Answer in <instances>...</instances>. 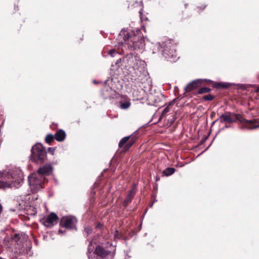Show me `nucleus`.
I'll use <instances>...</instances> for the list:
<instances>
[{
	"mask_svg": "<svg viewBox=\"0 0 259 259\" xmlns=\"http://www.w3.org/2000/svg\"><path fill=\"white\" fill-rule=\"evenodd\" d=\"M4 243L11 248L12 251L16 255L30 254L31 245L28 241V236L24 233L15 234L13 236L7 237Z\"/></svg>",
	"mask_w": 259,
	"mask_h": 259,
	"instance_id": "f257e3e1",
	"label": "nucleus"
},
{
	"mask_svg": "<svg viewBox=\"0 0 259 259\" xmlns=\"http://www.w3.org/2000/svg\"><path fill=\"white\" fill-rule=\"evenodd\" d=\"M114 246L105 245H97L92 240L88 245L87 252L89 259H113L115 255Z\"/></svg>",
	"mask_w": 259,
	"mask_h": 259,
	"instance_id": "f03ea898",
	"label": "nucleus"
},
{
	"mask_svg": "<svg viewBox=\"0 0 259 259\" xmlns=\"http://www.w3.org/2000/svg\"><path fill=\"white\" fill-rule=\"evenodd\" d=\"M7 178L9 182L0 181V189L18 188L21 186L24 179L22 170L18 168L9 169Z\"/></svg>",
	"mask_w": 259,
	"mask_h": 259,
	"instance_id": "7ed1b4c3",
	"label": "nucleus"
},
{
	"mask_svg": "<svg viewBox=\"0 0 259 259\" xmlns=\"http://www.w3.org/2000/svg\"><path fill=\"white\" fill-rule=\"evenodd\" d=\"M31 159L39 164L45 162L47 158V152L41 144L37 143L34 145L31 149Z\"/></svg>",
	"mask_w": 259,
	"mask_h": 259,
	"instance_id": "20e7f679",
	"label": "nucleus"
},
{
	"mask_svg": "<svg viewBox=\"0 0 259 259\" xmlns=\"http://www.w3.org/2000/svg\"><path fill=\"white\" fill-rule=\"evenodd\" d=\"M29 184L32 191L37 192L44 187L46 180L40 176L39 174L34 172L28 178Z\"/></svg>",
	"mask_w": 259,
	"mask_h": 259,
	"instance_id": "39448f33",
	"label": "nucleus"
},
{
	"mask_svg": "<svg viewBox=\"0 0 259 259\" xmlns=\"http://www.w3.org/2000/svg\"><path fill=\"white\" fill-rule=\"evenodd\" d=\"M176 45L172 40L169 39L165 41L161 44L162 55L167 59H175L177 57L176 50Z\"/></svg>",
	"mask_w": 259,
	"mask_h": 259,
	"instance_id": "423d86ee",
	"label": "nucleus"
},
{
	"mask_svg": "<svg viewBox=\"0 0 259 259\" xmlns=\"http://www.w3.org/2000/svg\"><path fill=\"white\" fill-rule=\"evenodd\" d=\"M131 80L135 84V85L141 87L142 85L147 80L148 76L146 74V72L144 69H141L137 71L135 70V72L131 75Z\"/></svg>",
	"mask_w": 259,
	"mask_h": 259,
	"instance_id": "0eeeda50",
	"label": "nucleus"
},
{
	"mask_svg": "<svg viewBox=\"0 0 259 259\" xmlns=\"http://www.w3.org/2000/svg\"><path fill=\"white\" fill-rule=\"evenodd\" d=\"M77 222V220L75 217L72 215H67L61 218L60 225L67 229L76 230V225Z\"/></svg>",
	"mask_w": 259,
	"mask_h": 259,
	"instance_id": "6e6552de",
	"label": "nucleus"
},
{
	"mask_svg": "<svg viewBox=\"0 0 259 259\" xmlns=\"http://www.w3.org/2000/svg\"><path fill=\"white\" fill-rule=\"evenodd\" d=\"M125 32H122L120 34L121 36H123V39L124 41L125 45L127 46L129 50L131 51H135L138 48V42L137 37L135 35L133 36H130L127 33L125 34Z\"/></svg>",
	"mask_w": 259,
	"mask_h": 259,
	"instance_id": "1a4fd4ad",
	"label": "nucleus"
},
{
	"mask_svg": "<svg viewBox=\"0 0 259 259\" xmlns=\"http://www.w3.org/2000/svg\"><path fill=\"white\" fill-rule=\"evenodd\" d=\"M123 61L127 64L129 66L132 67L134 70H138L139 68L138 67L142 63V61L138 57L132 54L127 55L124 58Z\"/></svg>",
	"mask_w": 259,
	"mask_h": 259,
	"instance_id": "9d476101",
	"label": "nucleus"
},
{
	"mask_svg": "<svg viewBox=\"0 0 259 259\" xmlns=\"http://www.w3.org/2000/svg\"><path fill=\"white\" fill-rule=\"evenodd\" d=\"M203 81L212 82V81L210 80L197 79L191 81L187 85V86L185 88V92H190L197 89L202 85Z\"/></svg>",
	"mask_w": 259,
	"mask_h": 259,
	"instance_id": "9b49d317",
	"label": "nucleus"
},
{
	"mask_svg": "<svg viewBox=\"0 0 259 259\" xmlns=\"http://www.w3.org/2000/svg\"><path fill=\"white\" fill-rule=\"evenodd\" d=\"M59 218L54 212H51L43 219V224L48 228H51L58 223Z\"/></svg>",
	"mask_w": 259,
	"mask_h": 259,
	"instance_id": "f8f14e48",
	"label": "nucleus"
},
{
	"mask_svg": "<svg viewBox=\"0 0 259 259\" xmlns=\"http://www.w3.org/2000/svg\"><path fill=\"white\" fill-rule=\"evenodd\" d=\"M234 118L235 122H236L237 120H238L240 122H244L246 124H248L249 126V128L250 129L256 128L259 127L258 122L251 120H245L241 114L234 113Z\"/></svg>",
	"mask_w": 259,
	"mask_h": 259,
	"instance_id": "ddd939ff",
	"label": "nucleus"
},
{
	"mask_svg": "<svg viewBox=\"0 0 259 259\" xmlns=\"http://www.w3.org/2000/svg\"><path fill=\"white\" fill-rule=\"evenodd\" d=\"M53 171V168L50 164H45L44 166L40 167L37 171L36 172V174L41 176L46 180V177L50 175Z\"/></svg>",
	"mask_w": 259,
	"mask_h": 259,
	"instance_id": "4468645a",
	"label": "nucleus"
},
{
	"mask_svg": "<svg viewBox=\"0 0 259 259\" xmlns=\"http://www.w3.org/2000/svg\"><path fill=\"white\" fill-rule=\"evenodd\" d=\"M218 120L222 123L227 122L231 123L235 122L234 113L227 112L222 114Z\"/></svg>",
	"mask_w": 259,
	"mask_h": 259,
	"instance_id": "2eb2a0df",
	"label": "nucleus"
},
{
	"mask_svg": "<svg viewBox=\"0 0 259 259\" xmlns=\"http://www.w3.org/2000/svg\"><path fill=\"white\" fill-rule=\"evenodd\" d=\"M55 139L58 142L63 141L66 137L65 131H57L55 134Z\"/></svg>",
	"mask_w": 259,
	"mask_h": 259,
	"instance_id": "dca6fc26",
	"label": "nucleus"
},
{
	"mask_svg": "<svg viewBox=\"0 0 259 259\" xmlns=\"http://www.w3.org/2000/svg\"><path fill=\"white\" fill-rule=\"evenodd\" d=\"M135 195V191L134 189L131 190L128 193L126 198L125 199L124 201L123 205L126 206L128 203L132 201L133 198Z\"/></svg>",
	"mask_w": 259,
	"mask_h": 259,
	"instance_id": "f3484780",
	"label": "nucleus"
},
{
	"mask_svg": "<svg viewBox=\"0 0 259 259\" xmlns=\"http://www.w3.org/2000/svg\"><path fill=\"white\" fill-rule=\"evenodd\" d=\"M230 86V84L226 82H214L212 85L214 89H228Z\"/></svg>",
	"mask_w": 259,
	"mask_h": 259,
	"instance_id": "a211bd4d",
	"label": "nucleus"
},
{
	"mask_svg": "<svg viewBox=\"0 0 259 259\" xmlns=\"http://www.w3.org/2000/svg\"><path fill=\"white\" fill-rule=\"evenodd\" d=\"M131 103L130 101H120L119 107L122 109H127L131 106Z\"/></svg>",
	"mask_w": 259,
	"mask_h": 259,
	"instance_id": "6ab92c4d",
	"label": "nucleus"
},
{
	"mask_svg": "<svg viewBox=\"0 0 259 259\" xmlns=\"http://www.w3.org/2000/svg\"><path fill=\"white\" fill-rule=\"evenodd\" d=\"M175 171V169L173 167H167L163 171V175L166 176H169L173 174Z\"/></svg>",
	"mask_w": 259,
	"mask_h": 259,
	"instance_id": "aec40b11",
	"label": "nucleus"
},
{
	"mask_svg": "<svg viewBox=\"0 0 259 259\" xmlns=\"http://www.w3.org/2000/svg\"><path fill=\"white\" fill-rule=\"evenodd\" d=\"M132 136H128L123 137L119 142L118 146L119 148H121L123 146L130 140Z\"/></svg>",
	"mask_w": 259,
	"mask_h": 259,
	"instance_id": "412c9836",
	"label": "nucleus"
},
{
	"mask_svg": "<svg viewBox=\"0 0 259 259\" xmlns=\"http://www.w3.org/2000/svg\"><path fill=\"white\" fill-rule=\"evenodd\" d=\"M211 89L207 88V87H203L199 89L198 90V94H202L204 93H207L208 92H210L211 91Z\"/></svg>",
	"mask_w": 259,
	"mask_h": 259,
	"instance_id": "4be33fe9",
	"label": "nucleus"
},
{
	"mask_svg": "<svg viewBox=\"0 0 259 259\" xmlns=\"http://www.w3.org/2000/svg\"><path fill=\"white\" fill-rule=\"evenodd\" d=\"M55 139V136H53V135L52 134H48L46 138H45V141L47 143H48V144H50L51 143L52 141H53V140H54Z\"/></svg>",
	"mask_w": 259,
	"mask_h": 259,
	"instance_id": "5701e85b",
	"label": "nucleus"
},
{
	"mask_svg": "<svg viewBox=\"0 0 259 259\" xmlns=\"http://www.w3.org/2000/svg\"><path fill=\"white\" fill-rule=\"evenodd\" d=\"M109 91L111 92V89H106V90L103 91L102 95H103L104 98L108 99V98H110L111 97L110 95H108V94H107V93Z\"/></svg>",
	"mask_w": 259,
	"mask_h": 259,
	"instance_id": "b1692460",
	"label": "nucleus"
},
{
	"mask_svg": "<svg viewBox=\"0 0 259 259\" xmlns=\"http://www.w3.org/2000/svg\"><path fill=\"white\" fill-rule=\"evenodd\" d=\"M214 99V96L212 95H207L202 97L204 101H212Z\"/></svg>",
	"mask_w": 259,
	"mask_h": 259,
	"instance_id": "393cba45",
	"label": "nucleus"
},
{
	"mask_svg": "<svg viewBox=\"0 0 259 259\" xmlns=\"http://www.w3.org/2000/svg\"><path fill=\"white\" fill-rule=\"evenodd\" d=\"M172 104H173V102H170L168 104V106L166 108H164V109L163 110V111L161 114L162 116H165L166 114V113L169 111V106Z\"/></svg>",
	"mask_w": 259,
	"mask_h": 259,
	"instance_id": "a878e982",
	"label": "nucleus"
},
{
	"mask_svg": "<svg viewBox=\"0 0 259 259\" xmlns=\"http://www.w3.org/2000/svg\"><path fill=\"white\" fill-rule=\"evenodd\" d=\"M84 232L87 235V236H88L89 234H90L92 232V228L90 227H87L84 228Z\"/></svg>",
	"mask_w": 259,
	"mask_h": 259,
	"instance_id": "bb28decb",
	"label": "nucleus"
},
{
	"mask_svg": "<svg viewBox=\"0 0 259 259\" xmlns=\"http://www.w3.org/2000/svg\"><path fill=\"white\" fill-rule=\"evenodd\" d=\"M134 143V140H131L125 146V150H128Z\"/></svg>",
	"mask_w": 259,
	"mask_h": 259,
	"instance_id": "cd10ccee",
	"label": "nucleus"
},
{
	"mask_svg": "<svg viewBox=\"0 0 259 259\" xmlns=\"http://www.w3.org/2000/svg\"><path fill=\"white\" fill-rule=\"evenodd\" d=\"M108 54L112 57H114L115 55L117 54V52L114 49H112L109 51Z\"/></svg>",
	"mask_w": 259,
	"mask_h": 259,
	"instance_id": "c85d7f7f",
	"label": "nucleus"
},
{
	"mask_svg": "<svg viewBox=\"0 0 259 259\" xmlns=\"http://www.w3.org/2000/svg\"><path fill=\"white\" fill-rule=\"evenodd\" d=\"M206 6L205 5H202L200 6L197 7V9L198 12L203 10L206 8Z\"/></svg>",
	"mask_w": 259,
	"mask_h": 259,
	"instance_id": "c756f323",
	"label": "nucleus"
},
{
	"mask_svg": "<svg viewBox=\"0 0 259 259\" xmlns=\"http://www.w3.org/2000/svg\"><path fill=\"white\" fill-rule=\"evenodd\" d=\"M120 237V234L118 231H116L114 233L115 239H118Z\"/></svg>",
	"mask_w": 259,
	"mask_h": 259,
	"instance_id": "7c9ffc66",
	"label": "nucleus"
},
{
	"mask_svg": "<svg viewBox=\"0 0 259 259\" xmlns=\"http://www.w3.org/2000/svg\"><path fill=\"white\" fill-rule=\"evenodd\" d=\"M55 148L53 147H50L48 148V151L52 154H54Z\"/></svg>",
	"mask_w": 259,
	"mask_h": 259,
	"instance_id": "2f4dec72",
	"label": "nucleus"
},
{
	"mask_svg": "<svg viewBox=\"0 0 259 259\" xmlns=\"http://www.w3.org/2000/svg\"><path fill=\"white\" fill-rule=\"evenodd\" d=\"M211 131H209V133H208V136H207V137H205L203 139V142L205 141L207 139L208 136L210 134V132H211Z\"/></svg>",
	"mask_w": 259,
	"mask_h": 259,
	"instance_id": "473e14b6",
	"label": "nucleus"
},
{
	"mask_svg": "<svg viewBox=\"0 0 259 259\" xmlns=\"http://www.w3.org/2000/svg\"><path fill=\"white\" fill-rule=\"evenodd\" d=\"M59 233L61 234H64V232H63V231H62L61 230H59Z\"/></svg>",
	"mask_w": 259,
	"mask_h": 259,
	"instance_id": "72a5a7b5",
	"label": "nucleus"
},
{
	"mask_svg": "<svg viewBox=\"0 0 259 259\" xmlns=\"http://www.w3.org/2000/svg\"><path fill=\"white\" fill-rule=\"evenodd\" d=\"M120 62H121V59H119L117 60L116 64H118V63H119Z\"/></svg>",
	"mask_w": 259,
	"mask_h": 259,
	"instance_id": "f704fd0d",
	"label": "nucleus"
},
{
	"mask_svg": "<svg viewBox=\"0 0 259 259\" xmlns=\"http://www.w3.org/2000/svg\"><path fill=\"white\" fill-rule=\"evenodd\" d=\"M139 13H140V16H141V18H142L141 17V15L142 14V10L141 11H139Z\"/></svg>",
	"mask_w": 259,
	"mask_h": 259,
	"instance_id": "c9c22d12",
	"label": "nucleus"
},
{
	"mask_svg": "<svg viewBox=\"0 0 259 259\" xmlns=\"http://www.w3.org/2000/svg\"><path fill=\"white\" fill-rule=\"evenodd\" d=\"M208 148V147H207L205 150H204L203 151H202V152L199 155H201V154H202L204 152H205L207 149Z\"/></svg>",
	"mask_w": 259,
	"mask_h": 259,
	"instance_id": "e433bc0d",
	"label": "nucleus"
},
{
	"mask_svg": "<svg viewBox=\"0 0 259 259\" xmlns=\"http://www.w3.org/2000/svg\"><path fill=\"white\" fill-rule=\"evenodd\" d=\"M97 227L98 228H101V227H102V225H100V224H98V225L97 226Z\"/></svg>",
	"mask_w": 259,
	"mask_h": 259,
	"instance_id": "4c0bfd02",
	"label": "nucleus"
},
{
	"mask_svg": "<svg viewBox=\"0 0 259 259\" xmlns=\"http://www.w3.org/2000/svg\"><path fill=\"white\" fill-rule=\"evenodd\" d=\"M257 91L259 92V87H258L257 88Z\"/></svg>",
	"mask_w": 259,
	"mask_h": 259,
	"instance_id": "58836bf2",
	"label": "nucleus"
},
{
	"mask_svg": "<svg viewBox=\"0 0 259 259\" xmlns=\"http://www.w3.org/2000/svg\"><path fill=\"white\" fill-rule=\"evenodd\" d=\"M211 143H212V142H211ZM211 144H210L209 145V146L208 147H209L211 145Z\"/></svg>",
	"mask_w": 259,
	"mask_h": 259,
	"instance_id": "ea45409f",
	"label": "nucleus"
},
{
	"mask_svg": "<svg viewBox=\"0 0 259 259\" xmlns=\"http://www.w3.org/2000/svg\"><path fill=\"white\" fill-rule=\"evenodd\" d=\"M161 97H163V95H160Z\"/></svg>",
	"mask_w": 259,
	"mask_h": 259,
	"instance_id": "a19ab883",
	"label": "nucleus"
}]
</instances>
